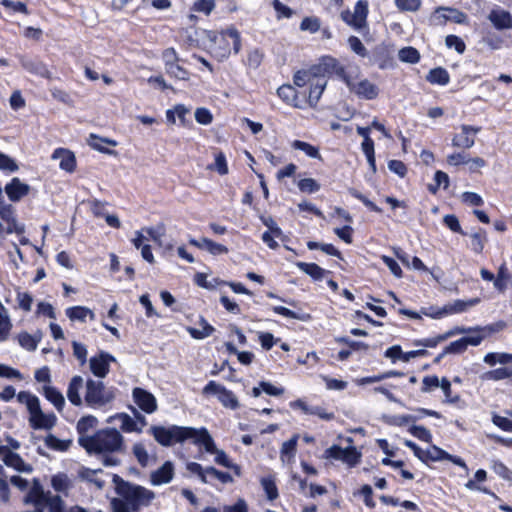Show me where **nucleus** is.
Masks as SVG:
<instances>
[{"instance_id":"15","label":"nucleus","mask_w":512,"mask_h":512,"mask_svg":"<svg viewBox=\"0 0 512 512\" xmlns=\"http://www.w3.org/2000/svg\"><path fill=\"white\" fill-rule=\"evenodd\" d=\"M132 395L134 402L143 412L151 414L157 410L156 398L149 391L136 387L133 389Z\"/></svg>"},{"instance_id":"37","label":"nucleus","mask_w":512,"mask_h":512,"mask_svg":"<svg viewBox=\"0 0 512 512\" xmlns=\"http://www.w3.org/2000/svg\"><path fill=\"white\" fill-rule=\"evenodd\" d=\"M24 67L30 73L38 75V76H40L42 78H45V79H51L52 78L51 71L42 62H29L27 64H24Z\"/></svg>"},{"instance_id":"5","label":"nucleus","mask_w":512,"mask_h":512,"mask_svg":"<svg viewBox=\"0 0 512 512\" xmlns=\"http://www.w3.org/2000/svg\"><path fill=\"white\" fill-rule=\"evenodd\" d=\"M345 84L351 93L361 99L372 100L379 93L377 85L367 78L360 77L358 72H349V76L345 78Z\"/></svg>"},{"instance_id":"44","label":"nucleus","mask_w":512,"mask_h":512,"mask_svg":"<svg viewBox=\"0 0 512 512\" xmlns=\"http://www.w3.org/2000/svg\"><path fill=\"white\" fill-rule=\"evenodd\" d=\"M13 324L10 317L6 313L0 312V342L9 339Z\"/></svg>"},{"instance_id":"25","label":"nucleus","mask_w":512,"mask_h":512,"mask_svg":"<svg viewBox=\"0 0 512 512\" xmlns=\"http://www.w3.org/2000/svg\"><path fill=\"white\" fill-rule=\"evenodd\" d=\"M65 312H66V316L71 321L78 320L81 322H85L87 317H89L90 320L95 319V313L91 309H89L88 307H85V306L69 307L66 309Z\"/></svg>"},{"instance_id":"48","label":"nucleus","mask_w":512,"mask_h":512,"mask_svg":"<svg viewBox=\"0 0 512 512\" xmlns=\"http://www.w3.org/2000/svg\"><path fill=\"white\" fill-rule=\"evenodd\" d=\"M210 254L217 256L228 253V248L220 243H217L209 238L204 237V244H202Z\"/></svg>"},{"instance_id":"56","label":"nucleus","mask_w":512,"mask_h":512,"mask_svg":"<svg viewBox=\"0 0 512 512\" xmlns=\"http://www.w3.org/2000/svg\"><path fill=\"white\" fill-rule=\"evenodd\" d=\"M19 169L16 161L7 154L0 151V170L6 172H16Z\"/></svg>"},{"instance_id":"51","label":"nucleus","mask_w":512,"mask_h":512,"mask_svg":"<svg viewBox=\"0 0 512 512\" xmlns=\"http://www.w3.org/2000/svg\"><path fill=\"white\" fill-rule=\"evenodd\" d=\"M395 6L402 12H415L421 7V0H394Z\"/></svg>"},{"instance_id":"62","label":"nucleus","mask_w":512,"mask_h":512,"mask_svg":"<svg viewBox=\"0 0 512 512\" xmlns=\"http://www.w3.org/2000/svg\"><path fill=\"white\" fill-rule=\"evenodd\" d=\"M1 5L4 8L11 10L12 12H19L26 15L29 14L27 5L21 1L2 0Z\"/></svg>"},{"instance_id":"23","label":"nucleus","mask_w":512,"mask_h":512,"mask_svg":"<svg viewBox=\"0 0 512 512\" xmlns=\"http://www.w3.org/2000/svg\"><path fill=\"white\" fill-rule=\"evenodd\" d=\"M488 19L498 30L510 29L512 27L511 14L501 8L493 9L489 13Z\"/></svg>"},{"instance_id":"49","label":"nucleus","mask_w":512,"mask_h":512,"mask_svg":"<svg viewBox=\"0 0 512 512\" xmlns=\"http://www.w3.org/2000/svg\"><path fill=\"white\" fill-rule=\"evenodd\" d=\"M316 78V75L312 73V67L308 70L298 71L294 75V84L298 87H303L306 84H311V82Z\"/></svg>"},{"instance_id":"10","label":"nucleus","mask_w":512,"mask_h":512,"mask_svg":"<svg viewBox=\"0 0 512 512\" xmlns=\"http://www.w3.org/2000/svg\"><path fill=\"white\" fill-rule=\"evenodd\" d=\"M32 410L29 412V425L34 430L46 429L50 430L56 424L57 417L54 413L45 414L41 410L40 403L31 404Z\"/></svg>"},{"instance_id":"61","label":"nucleus","mask_w":512,"mask_h":512,"mask_svg":"<svg viewBox=\"0 0 512 512\" xmlns=\"http://www.w3.org/2000/svg\"><path fill=\"white\" fill-rule=\"evenodd\" d=\"M445 44L448 48L455 49L459 54H462L466 49L464 41L456 35H448L445 38Z\"/></svg>"},{"instance_id":"6","label":"nucleus","mask_w":512,"mask_h":512,"mask_svg":"<svg viewBox=\"0 0 512 512\" xmlns=\"http://www.w3.org/2000/svg\"><path fill=\"white\" fill-rule=\"evenodd\" d=\"M114 399L112 392L106 391L102 381L88 379L86 382L85 402L90 407L104 406Z\"/></svg>"},{"instance_id":"57","label":"nucleus","mask_w":512,"mask_h":512,"mask_svg":"<svg viewBox=\"0 0 512 512\" xmlns=\"http://www.w3.org/2000/svg\"><path fill=\"white\" fill-rule=\"evenodd\" d=\"M45 505L48 507L49 512H66L65 504L59 495H50Z\"/></svg>"},{"instance_id":"17","label":"nucleus","mask_w":512,"mask_h":512,"mask_svg":"<svg viewBox=\"0 0 512 512\" xmlns=\"http://www.w3.org/2000/svg\"><path fill=\"white\" fill-rule=\"evenodd\" d=\"M480 128L470 125H462L461 132L454 135L452 145L458 148L469 149L474 146L475 136L479 133Z\"/></svg>"},{"instance_id":"64","label":"nucleus","mask_w":512,"mask_h":512,"mask_svg":"<svg viewBox=\"0 0 512 512\" xmlns=\"http://www.w3.org/2000/svg\"><path fill=\"white\" fill-rule=\"evenodd\" d=\"M492 422L495 426L505 432H512V421L507 417L500 416L498 414L492 415Z\"/></svg>"},{"instance_id":"9","label":"nucleus","mask_w":512,"mask_h":512,"mask_svg":"<svg viewBox=\"0 0 512 512\" xmlns=\"http://www.w3.org/2000/svg\"><path fill=\"white\" fill-rule=\"evenodd\" d=\"M434 25H444L448 21L457 24H466L468 17L465 13L451 7H438L430 18Z\"/></svg>"},{"instance_id":"59","label":"nucleus","mask_w":512,"mask_h":512,"mask_svg":"<svg viewBox=\"0 0 512 512\" xmlns=\"http://www.w3.org/2000/svg\"><path fill=\"white\" fill-rule=\"evenodd\" d=\"M215 8L214 0H197L192 6V10L195 12H201L205 15H209Z\"/></svg>"},{"instance_id":"20","label":"nucleus","mask_w":512,"mask_h":512,"mask_svg":"<svg viewBox=\"0 0 512 512\" xmlns=\"http://www.w3.org/2000/svg\"><path fill=\"white\" fill-rule=\"evenodd\" d=\"M53 159H60V169L73 173L76 170L77 161L74 153L69 149L57 148L52 154Z\"/></svg>"},{"instance_id":"28","label":"nucleus","mask_w":512,"mask_h":512,"mask_svg":"<svg viewBox=\"0 0 512 512\" xmlns=\"http://www.w3.org/2000/svg\"><path fill=\"white\" fill-rule=\"evenodd\" d=\"M43 394L45 398L54 405L57 411L61 412L65 406V399L62 393L53 386H44Z\"/></svg>"},{"instance_id":"2","label":"nucleus","mask_w":512,"mask_h":512,"mask_svg":"<svg viewBox=\"0 0 512 512\" xmlns=\"http://www.w3.org/2000/svg\"><path fill=\"white\" fill-rule=\"evenodd\" d=\"M112 483L119 496L111 499L112 512H140L142 507L150 506L155 499L154 491L124 480L117 474L113 475Z\"/></svg>"},{"instance_id":"63","label":"nucleus","mask_w":512,"mask_h":512,"mask_svg":"<svg viewBox=\"0 0 512 512\" xmlns=\"http://www.w3.org/2000/svg\"><path fill=\"white\" fill-rule=\"evenodd\" d=\"M195 120L202 125H209L213 121V115L207 108L200 107L195 111Z\"/></svg>"},{"instance_id":"41","label":"nucleus","mask_w":512,"mask_h":512,"mask_svg":"<svg viewBox=\"0 0 512 512\" xmlns=\"http://www.w3.org/2000/svg\"><path fill=\"white\" fill-rule=\"evenodd\" d=\"M194 282L199 287L212 290L215 289L217 285L219 284H227L224 281L219 280L218 278H214L213 280L209 281L207 279V275L205 273L198 272L194 276Z\"/></svg>"},{"instance_id":"55","label":"nucleus","mask_w":512,"mask_h":512,"mask_svg":"<svg viewBox=\"0 0 512 512\" xmlns=\"http://www.w3.org/2000/svg\"><path fill=\"white\" fill-rule=\"evenodd\" d=\"M371 127H357V133L363 138L361 144L362 151L374 149V142L370 137Z\"/></svg>"},{"instance_id":"60","label":"nucleus","mask_w":512,"mask_h":512,"mask_svg":"<svg viewBox=\"0 0 512 512\" xmlns=\"http://www.w3.org/2000/svg\"><path fill=\"white\" fill-rule=\"evenodd\" d=\"M321 378L328 390L342 391L346 389L348 386V383L346 381L340 379L331 378L325 375H322Z\"/></svg>"},{"instance_id":"31","label":"nucleus","mask_w":512,"mask_h":512,"mask_svg":"<svg viewBox=\"0 0 512 512\" xmlns=\"http://www.w3.org/2000/svg\"><path fill=\"white\" fill-rule=\"evenodd\" d=\"M98 420L93 415H87L81 417L76 426L77 433L79 437H90L91 435H87V432L94 427H96Z\"/></svg>"},{"instance_id":"45","label":"nucleus","mask_w":512,"mask_h":512,"mask_svg":"<svg viewBox=\"0 0 512 512\" xmlns=\"http://www.w3.org/2000/svg\"><path fill=\"white\" fill-rule=\"evenodd\" d=\"M132 453L142 468L148 466L149 454L142 443H135L132 447Z\"/></svg>"},{"instance_id":"7","label":"nucleus","mask_w":512,"mask_h":512,"mask_svg":"<svg viewBox=\"0 0 512 512\" xmlns=\"http://www.w3.org/2000/svg\"><path fill=\"white\" fill-rule=\"evenodd\" d=\"M186 468L189 472L196 474L202 483H211L213 479L219 480L223 484L233 481V477L230 473L217 470L212 466L203 468L202 465L197 462H189Z\"/></svg>"},{"instance_id":"38","label":"nucleus","mask_w":512,"mask_h":512,"mask_svg":"<svg viewBox=\"0 0 512 512\" xmlns=\"http://www.w3.org/2000/svg\"><path fill=\"white\" fill-rule=\"evenodd\" d=\"M427 80L432 84L447 85L450 77L445 69L439 67L429 72Z\"/></svg>"},{"instance_id":"33","label":"nucleus","mask_w":512,"mask_h":512,"mask_svg":"<svg viewBox=\"0 0 512 512\" xmlns=\"http://www.w3.org/2000/svg\"><path fill=\"white\" fill-rule=\"evenodd\" d=\"M296 265L301 271L308 274L315 280L323 279L328 273L326 270L314 263L298 262Z\"/></svg>"},{"instance_id":"8","label":"nucleus","mask_w":512,"mask_h":512,"mask_svg":"<svg viewBox=\"0 0 512 512\" xmlns=\"http://www.w3.org/2000/svg\"><path fill=\"white\" fill-rule=\"evenodd\" d=\"M312 73L316 76L324 77L336 75L345 82V78L349 76V72L339 63V61L331 56H324L320 61L312 66Z\"/></svg>"},{"instance_id":"11","label":"nucleus","mask_w":512,"mask_h":512,"mask_svg":"<svg viewBox=\"0 0 512 512\" xmlns=\"http://www.w3.org/2000/svg\"><path fill=\"white\" fill-rule=\"evenodd\" d=\"M367 14L368 2L365 0H359L352 12L348 10L344 11L342 12L341 17L348 25L356 29H360L366 23Z\"/></svg>"},{"instance_id":"3","label":"nucleus","mask_w":512,"mask_h":512,"mask_svg":"<svg viewBox=\"0 0 512 512\" xmlns=\"http://www.w3.org/2000/svg\"><path fill=\"white\" fill-rule=\"evenodd\" d=\"M149 433L157 443L164 447L191 440L195 445L203 446L206 452L214 451V440L204 427L196 429L178 425L169 427L153 425L150 427Z\"/></svg>"},{"instance_id":"22","label":"nucleus","mask_w":512,"mask_h":512,"mask_svg":"<svg viewBox=\"0 0 512 512\" xmlns=\"http://www.w3.org/2000/svg\"><path fill=\"white\" fill-rule=\"evenodd\" d=\"M299 438L300 435L295 434L291 439L283 443L280 450V460L284 465L290 466L294 463L297 452L296 447L299 445Z\"/></svg>"},{"instance_id":"1","label":"nucleus","mask_w":512,"mask_h":512,"mask_svg":"<svg viewBox=\"0 0 512 512\" xmlns=\"http://www.w3.org/2000/svg\"><path fill=\"white\" fill-rule=\"evenodd\" d=\"M78 444L89 455H96L105 467H115L121 464L115 453L125 449L124 437L115 428L97 430L90 437H78Z\"/></svg>"},{"instance_id":"19","label":"nucleus","mask_w":512,"mask_h":512,"mask_svg":"<svg viewBox=\"0 0 512 512\" xmlns=\"http://www.w3.org/2000/svg\"><path fill=\"white\" fill-rule=\"evenodd\" d=\"M173 477L174 465L171 461H166L162 464V466L151 473L150 482L154 486H159L171 482Z\"/></svg>"},{"instance_id":"12","label":"nucleus","mask_w":512,"mask_h":512,"mask_svg":"<svg viewBox=\"0 0 512 512\" xmlns=\"http://www.w3.org/2000/svg\"><path fill=\"white\" fill-rule=\"evenodd\" d=\"M442 460H449L468 471V467L463 459L453 456L435 445L425 449L423 456L421 457V461L424 463H427L428 461L438 462Z\"/></svg>"},{"instance_id":"42","label":"nucleus","mask_w":512,"mask_h":512,"mask_svg":"<svg viewBox=\"0 0 512 512\" xmlns=\"http://www.w3.org/2000/svg\"><path fill=\"white\" fill-rule=\"evenodd\" d=\"M166 73L177 80H188L189 72L179 62L172 63L165 67Z\"/></svg>"},{"instance_id":"24","label":"nucleus","mask_w":512,"mask_h":512,"mask_svg":"<svg viewBox=\"0 0 512 512\" xmlns=\"http://www.w3.org/2000/svg\"><path fill=\"white\" fill-rule=\"evenodd\" d=\"M326 85L327 80L320 76H316V78L311 82L308 95V101L311 106H315L317 104Z\"/></svg>"},{"instance_id":"18","label":"nucleus","mask_w":512,"mask_h":512,"mask_svg":"<svg viewBox=\"0 0 512 512\" xmlns=\"http://www.w3.org/2000/svg\"><path fill=\"white\" fill-rule=\"evenodd\" d=\"M0 456H3L2 460L6 466L18 472L31 471V467L24 462L22 457L18 453L11 451L7 446L0 445Z\"/></svg>"},{"instance_id":"40","label":"nucleus","mask_w":512,"mask_h":512,"mask_svg":"<svg viewBox=\"0 0 512 512\" xmlns=\"http://www.w3.org/2000/svg\"><path fill=\"white\" fill-rule=\"evenodd\" d=\"M484 362L490 366L499 364H508L512 362V354L490 352L484 356Z\"/></svg>"},{"instance_id":"50","label":"nucleus","mask_w":512,"mask_h":512,"mask_svg":"<svg viewBox=\"0 0 512 512\" xmlns=\"http://www.w3.org/2000/svg\"><path fill=\"white\" fill-rule=\"evenodd\" d=\"M218 400L225 406V407H228V408H231V409H235L238 407V401L235 397V395L233 394L232 391L226 389V387H224L219 396H218Z\"/></svg>"},{"instance_id":"21","label":"nucleus","mask_w":512,"mask_h":512,"mask_svg":"<svg viewBox=\"0 0 512 512\" xmlns=\"http://www.w3.org/2000/svg\"><path fill=\"white\" fill-rule=\"evenodd\" d=\"M50 495L51 492H45L40 482L34 479L32 487L24 497V503L32 505L45 504Z\"/></svg>"},{"instance_id":"16","label":"nucleus","mask_w":512,"mask_h":512,"mask_svg":"<svg viewBox=\"0 0 512 512\" xmlns=\"http://www.w3.org/2000/svg\"><path fill=\"white\" fill-rule=\"evenodd\" d=\"M31 187L23 183L18 177H13L4 187L8 199L13 202H19L30 193Z\"/></svg>"},{"instance_id":"35","label":"nucleus","mask_w":512,"mask_h":512,"mask_svg":"<svg viewBox=\"0 0 512 512\" xmlns=\"http://www.w3.org/2000/svg\"><path fill=\"white\" fill-rule=\"evenodd\" d=\"M291 147L295 150H300L310 158L320 159V153L317 147L300 140H295L291 143Z\"/></svg>"},{"instance_id":"34","label":"nucleus","mask_w":512,"mask_h":512,"mask_svg":"<svg viewBox=\"0 0 512 512\" xmlns=\"http://www.w3.org/2000/svg\"><path fill=\"white\" fill-rule=\"evenodd\" d=\"M279 97L288 104L299 107L296 90L291 85H282L277 91Z\"/></svg>"},{"instance_id":"29","label":"nucleus","mask_w":512,"mask_h":512,"mask_svg":"<svg viewBox=\"0 0 512 512\" xmlns=\"http://www.w3.org/2000/svg\"><path fill=\"white\" fill-rule=\"evenodd\" d=\"M199 323L202 329H197L190 326L187 327L186 329L193 339L202 340L211 336L214 333L215 328L211 324H209L204 317L200 318Z\"/></svg>"},{"instance_id":"30","label":"nucleus","mask_w":512,"mask_h":512,"mask_svg":"<svg viewBox=\"0 0 512 512\" xmlns=\"http://www.w3.org/2000/svg\"><path fill=\"white\" fill-rule=\"evenodd\" d=\"M16 339L23 349L33 352L37 349L41 335H31L27 331H22L17 334Z\"/></svg>"},{"instance_id":"32","label":"nucleus","mask_w":512,"mask_h":512,"mask_svg":"<svg viewBox=\"0 0 512 512\" xmlns=\"http://www.w3.org/2000/svg\"><path fill=\"white\" fill-rule=\"evenodd\" d=\"M113 418L119 419L121 421L120 428L123 432H142V428L139 427L137 425V422L133 418H131L127 413H117Z\"/></svg>"},{"instance_id":"27","label":"nucleus","mask_w":512,"mask_h":512,"mask_svg":"<svg viewBox=\"0 0 512 512\" xmlns=\"http://www.w3.org/2000/svg\"><path fill=\"white\" fill-rule=\"evenodd\" d=\"M495 330L492 327H476L471 328V331L469 336L463 337L467 347L469 345L471 346H478L483 339L487 336V334L494 332Z\"/></svg>"},{"instance_id":"4","label":"nucleus","mask_w":512,"mask_h":512,"mask_svg":"<svg viewBox=\"0 0 512 512\" xmlns=\"http://www.w3.org/2000/svg\"><path fill=\"white\" fill-rule=\"evenodd\" d=\"M240 46V36L236 29L210 31L207 34L206 50L218 61L229 57L231 52L238 53Z\"/></svg>"},{"instance_id":"26","label":"nucleus","mask_w":512,"mask_h":512,"mask_svg":"<svg viewBox=\"0 0 512 512\" xmlns=\"http://www.w3.org/2000/svg\"><path fill=\"white\" fill-rule=\"evenodd\" d=\"M83 379L81 376H74L67 389V398L71 402V404L75 406H80L82 404V399L79 394V390L82 387Z\"/></svg>"},{"instance_id":"46","label":"nucleus","mask_w":512,"mask_h":512,"mask_svg":"<svg viewBox=\"0 0 512 512\" xmlns=\"http://www.w3.org/2000/svg\"><path fill=\"white\" fill-rule=\"evenodd\" d=\"M512 376V370L508 368H497L491 371H488L483 374L482 378L485 380H493V381H499L506 378H510Z\"/></svg>"},{"instance_id":"36","label":"nucleus","mask_w":512,"mask_h":512,"mask_svg":"<svg viewBox=\"0 0 512 512\" xmlns=\"http://www.w3.org/2000/svg\"><path fill=\"white\" fill-rule=\"evenodd\" d=\"M261 485L269 501H273L278 498L279 493L274 477L268 476L262 478Z\"/></svg>"},{"instance_id":"13","label":"nucleus","mask_w":512,"mask_h":512,"mask_svg":"<svg viewBox=\"0 0 512 512\" xmlns=\"http://www.w3.org/2000/svg\"><path fill=\"white\" fill-rule=\"evenodd\" d=\"M326 455L328 458L341 460L344 463L348 464L349 466L356 465L361 457V454L357 451V449L354 446L342 448L334 445L326 450Z\"/></svg>"},{"instance_id":"54","label":"nucleus","mask_w":512,"mask_h":512,"mask_svg":"<svg viewBox=\"0 0 512 512\" xmlns=\"http://www.w3.org/2000/svg\"><path fill=\"white\" fill-rule=\"evenodd\" d=\"M51 485L57 492H64L69 488V479L66 474L59 473L51 479Z\"/></svg>"},{"instance_id":"58","label":"nucleus","mask_w":512,"mask_h":512,"mask_svg":"<svg viewBox=\"0 0 512 512\" xmlns=\"http://www.w3.org/2000/svg\"><path fill=\"white\" fill-rule=\"evenodd\" d=\"M320 27L321 23L317 17H305L300 24V29L302 31H308L312 34L318 32Z\"/></svg>"},{"instance_id":"39","label":"nucleus","mask_w":512,"mask_h":512,"mask_svg":"<svg viewBox=\"0 0 512 512\" xmlns=\"http://www.w3.org/2000/svg\"><path fill=\"white\" fill-rule=\"evenodd\" d=\"M398 58L401 62L415 64L420 60V54L414 47H404L399 50Z\"/></svg>"},{"instance_id":"47","label":"nucleus","mask_w":512,"mask_h":512,"mask_svg":"<svg viewBox=\"0 0 512 512\" xmlns=\"http://www.w3.org/2000/svg\"><path fill=\"white\" fill-rule=\"evenodd\" d=\"M284 391L285 390L282 386H278L270 382L262 381L258 383V395L261 392H264L270 396H281Z\"/></svg>"},{"instance_id":"52","label":"nucleus","mask_w":512,"mask_h":512,"mask_svg":"<svg viewBox=\"0 0 512 512\" xmlns=\"http://www.w3.org/2000/svg\"><path fill=\"white\" fill-rule=\"evenodd\" d=\"M298 188L303 193H315L321 188L320 184L313 178H304L299 180Z\"/></svg>"},{"instance_id":"43","label":"nucleus","mask_w":512,"mask_h":512,"mask_svg":"<svg viewBox=\"0 0 512 512\" xmlns=\"http://www.w3.org/2000/svg\"><path fill=\"white\" fill-rule=\"evenodd\" d=\"M273 311L286 318L298 319L301 321H309L311 316L307 313L295 312L283 306H275Z\"/></svg>"},{"instance_id":"14","label":"nucleus","mask_w":512,"mask_h":512,"mask_svg":"<svg viewBox=\"0 0 512 512\" xmlns=\"http://www.w3.org/2000/svg\"><path fill=\"white\" fill-rule=\"evenodd\" d=\"M115 360L113 355L101 351L98 355L90 358V370L94 376L104 378L110 371V363Z\"/></svg>"},{"instance_id":"53","label":"nucleus","mask_w":512,"mask_h":512,"mask_svg":"<svg viewBox=\"0 0 512 512\" xmlns=\"http://www.w3.org/2000/svg\"><path fill=\"white\" fill-rule=\"evenodd\" d=\"M45 445L55 451H66L69 447V443L60 440L53 434H49L45 437Z\"/></svg>"}]
</instances>
